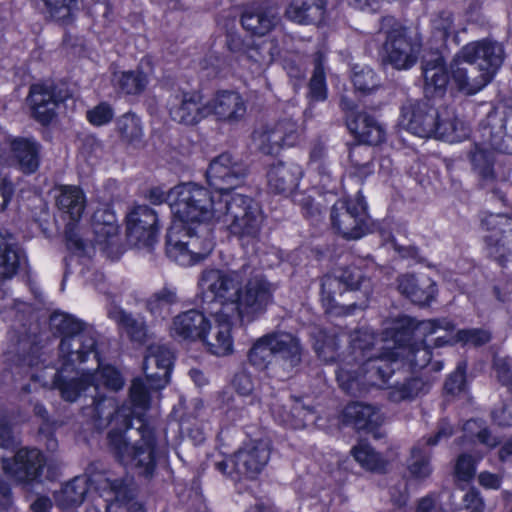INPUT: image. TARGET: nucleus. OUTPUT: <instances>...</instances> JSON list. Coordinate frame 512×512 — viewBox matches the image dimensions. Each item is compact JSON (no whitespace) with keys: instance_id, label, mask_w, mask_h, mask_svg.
<instances>
[{"instance_id":"obj_46","label":"nucleus","mask_w":512,"mask_h":512,"mask_svg":"<svg viewBox=\"0 0 512 512\" xmlns=\"http://www.w3.org/2000/svg\"><path fill=\"white\" fill-rule=\"evenodd\" d=\"M337 278L340 283L350 290L361 289L365 298H368L372 293L371 281L363 276L362 269L358 266L352 265L341 269Z\"/></svg>"},{"instance_id":"obj_25","label":"nucleus","mask_w":512,"mask_h":512,"mask_svg":"<svg viewBox=\"0 0 512 512\" xmlns=\"http://www.w3.org/2000/svg\"><path fill=\"white\" fill-rule=\"evenodd\" d=\"M303 176L302 167L296 163L278 162L267 172L269 189L275 194L291 195Z\"/></svg>"},{"instance_id":"obj_37","label":"nucleus","mask_w":512,"mask_h":512,"mask_svg":"<svg viewBox=\"0 0 512 512\" xmlns=\"http://www.w3.org/2000/svg\"><path fill=\"white\" fill-rule=\"evenodd\" d=\"M430 384L420 377H411L390 388L389 399L393 402L411 400L429 390Z\"/></svg>"},{"instance_id":"obj_16","label":"nucleus","mask_w":512,"mask_h":512,"mask_svg":"<svg viewBox=\"0 0 512 512\" xmlns=\"http://www.w3.org/2000/svg\"><path fill=\"white\" fill-rule=\"evenodd\" d=\"M451 90L464 95H475L491 82L488 73L481 72L475 65L466 63L460 54L450 62Z\"/></svg>"},{"instance_id":"obj_36","label":"nucleus","mask_w":512,"mask_h":512,"mask_svg":"<svg viewBox=\"0 0 512 512\" xmlns=\"http://www.w3.org/2000/svg\"><path fill=\"white\" fill-rule=\"evenodd\" d=\"M349 172L352 176L365 179L374 172L373 150L361 144L351 147L349 152Z\"/></svg>"},{"instance_id":"obj_61","label":"nucleus","mask_w":512,"mask_h":512,"mask_svg":"<svg viewBox=\"0 0 512 512\" xmlns=\"http://www.w3.org/2000/svg\"><path fill=\"white\" fill-rule=\"evenodd\" d=\"M233 385L240 395H249L254 389L252 377L246 371L237 373L233 380Z\"/></svg>"},{"instance_id":"obj_40","label":"nucleus","mask_w":512,"mask_h":512,"mask_svg":"<svg viewBox=\"0 0 512 512\" xmlns=\"http://www.w3.org/2000/svg\"><path fill=\"white\" fill-rule=\"evenodd\" d=\"M324 62V53L317 52L313 58L314 70L309 83V97L312 101H324L327 97Z\"/></svg>"},{"instance_id":"obj_10","label":"nucleus","mask_w":512,"mask_h":512,"mask_svg":"<svg viewBox=\"0 0 512 512\" xmlns=\"http://www.w3.org/2000/svg\"><path fill=\"white\" fill-rule=\"evenodd\" d=\"M301 136L298 124L290 119L262 126L253 134L258 150L267 155L278 154L282 149L296 145Z\"/></svg>"},{"instance_id":"obj_28","label":"nucleus","mask_w":512,"mask_h":512,"mask_svg":"<svg viewBox=\"0 0 512 512\" xmlns=\"http://www.w3.org/2000/svg\"><path fill=\"white\" fill-rule=\"evenodd\" d=\"M208 319L197 310H189L177 315L172 322L170 331L173 337L184 340H200Z\"/></svg>"},{"instance_id":"obj_15","label":"nucleus","mask_w":512,"mask_h":512,"mask_svg":"<svg viewBox=\"0 0 512 512\" xmlns=\"http://www.w3.org/2000/svg\"><path fill=\"white\" fill-rule=\"evenodd\" d=\"M127 231L131 242L150 247L159 231L157 212L147 205H137L127 215Z\"/></svg>"},{"instance_id":"obj_50","label":"nucleus","mask_w":512,"mask_h":512,"mask_svg":"<svg viewBox=\"0 0 512 512\" xmlns=\"http://www.w3.org/2000/svg\"><path fill=\"white\" fill-rule=\"evenodd\" d=\"M409 319L412 321L410 338L413 337L415 340L422 337L426 338L430 335L436 334L440 330L447 332L454 329V324L448 319L426 320L417 324L414 323L413 319Z\"/></svg>"},{"instance_id":"obj_39","label":"nucleus","mask_w":512,"mask_h":512,"mask_svg":"<svg viewBox=\"0 0 512 512\" xmlns=\"http://www.w3.org/2000/svg\"><path fill=\"white\" fill-rule=\"evenodd\" d=\"M177 301L176 292L169 288L152 294L146 301V308L155 318H166L171 313V307Z\"/></svg>"},{"instance_id":"obj_34","label":"nucleus","mask_w":512,"mask_h":512,"mask_svg":"<svg viewBox=\"0 0 512 512\" xmlns=\"http://www.w3.org/2000/svg\"><path fill=\"white\" fill-rule=\"evenodd\" d=\"M277 20V12L273 8L257 6L244 11L241 23L245 30L261 36L268 33Z\"/></svg>"},{"instance_id":"obj_22","label":"nucleus","mask_w":512,"mask_h":512,"mask_svg":"<svg viewBox=\"0 0 512 512\" xmlns=\"http://www.w3.org/2000/svg\"><path fill=\"white\" fill-rule=\"evenodd\" d=\"M43 465V455L37 449H20L12 460L3 459L5 473L18 481H29L37 478Z\"/></svg>"},{"instance_id":"obj_44","label":"nucleus","mask_w":512,"mask_h":512,"mask_svg":"<svg viewBox=\"0 0 512 512\" xmlns=\"http://www.w3.org/2000/svg\"><path fill=\"white\" fill-rule=\"evenodd\" d=\"M50 324L55 331L62 335V338H70L92 330L83 322L65 313H54L50 318Z\"/></svg>"},{"instance_id":"obj_33","label":"nucleus","mask_w":512,"mask_h":512,"mask_svg":"<svg viewBox=\"0 0 512 512\" xmlns=\"http://www.w3.org/2000/svg\"><path fill=\"white\" fill-rule=\"evenodd\" d=\"M398 282L399 291L416 304H428L435 297L436 285L428 277L416 279L413 275H402Z\"/></svg>"},{"instance_id":"obj_4","label":"nucleus","mask_w":512,"mask_h":512,"mask_svg":"<svg viewBox=\"0 0 512 512\" xmlns=\"http://www.w3.org/2000/svg\"><path fill=\"white\" fill-rule=\"evenodd\" d=\"M223 195L195 183H182L169 191V205L174 221L167 234L166 253L182 266H190L207 257L214 243L206 227L199 235L190 224L217 222Z\"/></svg>"},{"instance_id":"obj_32","label":"nucleus","mask_w":512,"mask_h":512,"mask_svg":"<svg viewBox=\"0 0 512 512\" xmlns=\"http://www.w3.org/2000/svg\"><path fill=\"white\" fill-rule=\"evenodd\" d=\"M56 204L71 224L78 222L86 207V197L81 188L74 185L61 186L56 196Z\"/></svg>"},{"instance_id":"obj_17","label":"nucleus","mask_w":512,"mask_h":512,"mask_svg":"<svg viewBox=\"0 0 512 512\" xmlns=\"http://www.w3.org/2000/svg\"><path fill=\"white\" fill-rule=\"evenodd\" d=\"M168 110L171 118L182 124L194 125L207 117V102L195 91H181L170 96Z\"/></svg>"},{"instance_id":"obj_48","label":"nucleus","mask_w":512,"mask_h":512,"mask_svg":"<svg viewBox=\"0 0 512 512\" xmlns=\"http://www.w3.org/2000/svg\"><path fill=\"white\" fill-rule=\"evenodd\" d=\"M113 82L126 94H138L145 89L148 80L141 71H128L115 73Z\"/></svg>"},{"instance_id":"obj_27","label":"nucleus","mask_w":512,"mask_h":512,"mask_svg":"<svg viewBox=\"0 0 512 512\" xmlns=\"http://www.w3.org/2000/svg\"><path fill=\"white\" fill-rule=\"evenodd\" d=\"M95 244L105 250L118 242L119 225L113 210L108 207L97 209L92 218Z\"/></svg>"},{"instance_id":"obj_13","label":"nucleus","mask_w":512,"mask_h":512,"mask_svg":"<svg viewBox=\"0 0 512 512\" xmlns=\"http://www.w3.org/2000/svg\"><path fill=\"white\" fill-rule=\"evenodd\" d=\"M246 176L245 166L229 154H221L211 161L206 172L209 185L217 194L233 193Z\"/></svg>"},{"instance_id":"obj_51","label":"nucleus","mask_w":512,"mask_h":512,"mask_svg":"<svg viewBox=\"0 0 512 512\" xmlns=\"http://www.w3.org/2000/svg\"><path fill=\"white\" fill-rule=\"evenodd\" d=\"M408 470L416 479H425L432 472V468L429 463V454L426 450L422 449L420 445L413 447L411 450Z\"/></svg>"},{"instance_id":"obj_54","label":"nucleus","mask_w":512,"mask_h":512,"mask_svg":"<svg viewBox=\"0 0 512 512\" xmlns=\"http://www.w3.org/2000/svg\"><path fill=\"white\" fill-rule=\"evenodd\" d=\"M491 339V335L488 331L482 329H466L459 330L454 338V342H462L464 344H471L474 346H480Z\"/></svg>"},{"instance_id":"obj_53","label":"nucleus","mask_w":512,"mask_h":512,"mask_svg":"<svg viewBox=\"0 0 512 512\" xmlns=\"http://www.w3.org/2000/svg\"><path fill=\"white\" fill-rule=\"evenodd\" d=\"M481 458L482 455H478L477 459H473L466 453L459 455L454 467L455 478L461 482H470L476 473V462Z\"/></svg>"},{"instance_id":"obj_52","label":"nucleus","mask_w":512,"mask_h":512,"mask_svg":"<svg viewBox=\"0 0 512 512\" xmlns=\"http://www.w3.org/2000/svg\"><path fill=\"white\" fill-rule=\"evenodd\" d=\"M465 437L472 441L477 438L478 441L484 444L487 448L492 449L498 444V439L492 436L487 428L484 426V422L480 420H469L464 424L463 427Z\"/></svg>"},{"instance_id":"obj_49","label":"nucleus","mask_w":512,"mask_h":512,"mask_svg":"<svg viewBox=\"0 0 512 512\" xmlns=\"http://www.w3.org/2000/svg\"><path fill=\"white\" fill-rule=\"evenodd\" d=\"M351 79L355 89L362 93H370L380 85L379 76L368 66L356 65Z\"/></svg>"},{"instance_id":"obj_41","label":"nucleus","mask_w":512,"mask_h":512,"mask_svg":"<svg viewBox=\"0 0 512 512\" xmlns=\"http://www.w3.org/2000/svg\"><path fill=\"white\" fill-rule=\"evenodd\" d=\"M269 338L268 334L259 337L248 351V361L257 369H267L275 356Z\"/></svg>"},{"instance_id":"obj_18","label":"nucleus","mask_w":512,"mask_h":512,"mask_svg":"<svg viewBox=\"0 0 512 512\" xmlns=\"http://www.w3.org/2000/svg\"><path fill=\"white\" fill-rule=\"evenodd\" d=\"M66 95L53 84H35L31 86L28 104L34 118L42 124L49 123L56 114V109Z\"/></svg>"},{"instance_id":"obj_35","label":"nucleus","mask_w":512,"mask_h":512,"mask_svg":"<svg viewBox=\"0 0 512 512\" xmlns=\"http://www.w3.org/2000/svg\"><path fill=\"white\" fill-rule=\"evenodd\" d=\"M24 261L25 256L20 249L0 235V278H12Z\"/></svg>"},{"instance_id":"obj_23","label":"nucleus","mask_w":512,"mask_h":512,"mask_svg":"<svg viewBox=\"0 0 512 512\" xmlns=\"http://www.w3.org/2000/svg\"><path fill=\"white\" fill-rule=\"evenodd\" d=\"M273 348L274 355H279L283 361V373H279L272 368L270 376L278 378H286L291 370L301 361V346L299 340L292 334L287 332L268 333Z\"/></svg>"},{"instance_id":"obj_12","label":"nucleus","mask_w":512,"mask_h":512,"mask_svg":"<svg viewBox=\"0 0 512 512\" xmlns=\"http://www.w3.org/2000/svg\"><path fill=\"white\" fill-rule=\"evenodd\" d=\"M458 54L466 63L475 65L483 73H488L491 80L505 58L503 45L491 39L470 42L464 45Z\"/></svg>"},{"instance_id":"obj_59","label":"nucleus","mask_w":512,"mask_h":512,"mask_svg":"<svg viewBox=\"0 0 512 512\" xmlns=\"http://www.w3.org/2000/svg\"><path fill=\"white\" fill-rule=\"evenodd\" d=\"M338 344L336 338L331 335H322L321 340H317L315 343V351L318 356L326 362L335 360V352Z\"/></svg>"},{"instance_id":"obj_21","label":"nucleus","mask_w":512,"mask_h":512,"mask_svg":"<svg viewBox=\"0 0 512 512\" xmlns=\"http://www.w3.org/2000/svg\"><path fill=\"white\" fill-rule=\"evenodd\" d=\"M483 227L491 234L486 237L489 253L499 261L512 254V240L506 235L512 230L511 220L502 214H489L482 220Z\"/></svg>"},{"instance_id":"obj_29","label":"nucleus","mask_w":512,"mask_h":512,"mask_svg":"<svg viewBox=\"0 0 512 512\" xmlns=\"http://www.w3.org/2000/svg\"><path fill=\"white\" fill-rule=\"evenodd\" d=\"M437 130L435 137L438 139L456 143L468 138L470 134L469 126L458 117L451 108H443L438 111Z\"/></svg>"},{"instance_id":"obj_55","label":"nucleus","mask_w":512,"mask_h":512,"mask_svg":"<svg viewBox=\"0 0 512 512\" xmlns=\"http://www.w3.org/2000/svg\"><path fill=\"white\" fill-rule=\"evenodd\" d=\"M50 15L56 20L64 21L71 15L76 0H42Z\"/></svg>"},{"instance_id":"obj_26","label":"nucleus","mask_w":512,"mask_h":512,"mask_svg":"<svg viewBox=\"0 0 512 512\" xmlns=\"http://www.w3.org/2000/svg\"><path fill=\"white\" fill-rule=\"evenodd\" d=\"M10 158L17 163L24 173H33L39 167L40 145L32 138H8L3 143Z\"/></svg>"},{"instance_id":"obj_58","label":"nucleus","mask_w":512,"mask_h":512,"mask_svg":"<svg viewBox=\"0 0 512 512\" xmlns=\"http://www.w3.org/2000/svg\"><path fill=\"white\" fill-rule=\"evenodd\" d=\"M326 149L322 144H315L310 152V162L315 165V169L319 171L324 177V185L331 178V171L329 165L325 162Z\"/></svg>"},{"instance_id":"obj_64","label":"nucleus","mask_w":512,"mask_h":512,"mask_svg":"<svg viewBox=\"0 0 512 512\" xmlns=\"http://www.w3.org/2000/svg\"><path fill=\"white\" fill-rule=\"evenodd\" d=\"M493 420L501 426L512 425V403L503 405L492 412Z\"/></svg>"},{"instance_id":"obj_57","label":"nucleus","mask_w":512,"mask_h":512,"mask_svg":"<svg viewBox=\"0 0 512 512\" xmlns=\"http://www.w3.org/2000/svg\"><path fill=\"white\" fill-rule=\"evenodd\" d=\"M271 42L264 41L260 45L248 46L242 54L247 60L254 63L264 64L272 61L274 54L270 52Z\"/></svg>"},{"instance_id":"obj_14","label":"nucleus","mask_w":512,"mask_h":512,"mask_svg":"<svg viewBox=\"0 0 512 512\" xmlns=\"http://www.w3.org/2000/svg\"><path fill=\"white\" fill-rule=\"evenodd\" d=\"M438 110L426 101L408 100L401 111V125L414 135L428 138L437 130Z\"/></svg>"},{"instance_id":"obj_62","label":"nucleus","mask_w":512,"mask_h":512,"mask_svg":"<svg viewBox=\"0 0 512 512\" xmlns=\"http://www.w3.org/2000/svg\"><path fill=\"white\" fill-rule=\"evenodd\" d=\"M464 507L471 512H483L485 503L480 495V492L475 489L467 491L463 497Z\"/></svg>"},{"instance_id":"obj_47","label":"nucleus","mask_w":512,"mask_h":512,"mask_svg":"<svg viewBox=\"0 0 512 512\" xmlns=\"http://www.w3.org/2000/svg\"><path fill=\"white\" fill-rule=\"evenodd\" d=\"M457 28L452 13L442 11L436 14L431 20V33L436 42L444 44L446 40L454 36Z\"/></svg>"},{"instance_id":"obj_3","label":"nucleus","mask_w":512,"mask_h":512,"mask_svg":"<svg viewBox=\"0 0 512 512\" xmlns=\"http://www.w3.org/2000/svg\"><path fill=\"white\" fill-rule=\"evenodd\" d=\"M199 286L212 303L211 320L200 340L216 356L233 353L234 321L252 322L259 317L272 302L275 289L262 274H248L244 269L229 272L207 269L201 274Z\"/></svg>"},{"instance_id":"obj_8","label":"nucleus","mask_w":512,"mask_h":512,"mask_svg":"<svg viewBox=\"0 0 512 512\" xmlns=\"http://www.w3.org/2000/svg\"><path fill=\"white\" fill-rule=\"evenodd\" d=\"M420 50L419 38L396 25L388 32L383 45V61L397 70H408L416 64Z\"/></svg>"},{"instance_id":"obj_56","label":"nucleus","mask_w":512,"mask_h":512,"mask_svg":"<svg viewBox=\"0 0 512 512\" xmlns=\"http://www.w3.org/2000/svg\"><path fill=\"white\" fill-rule=\"evenodd\" d=\"M113 117L112 107L104 102L87 111V120L94 126L106 125L111 122Z\"/></svg>"},{"instance_id":"obj_9","label":"nucleus","mask_w":512,"mask_h":512,"mask_svg":"<svg viewBox=\"0 0 512 512\" xmlns=\"http://www.w3.org/2000/svg\"><path fill=\"white\" fill-rule=\"evenodd\" d=\"M333 228L346 239H359L366 230V204L357 194L351 199H340L332 208Z\"/></svg>"},{"instance_id":"obj_19","label":"nucleus","mask_w":512,"mask_h":512,"mask_svg":"<svg viewBox=\"0 0 512 512\" xmlns=\"http://www.w3.org/2000/svg\"><path fill=\"white\" fill-rule=\"evenodd\" d=\"M342 107L349 110L347 115V126L350 132L361 143L367 145H377L384 141L385 130L372 116L366 112H354V105L346 98H342Z\"/></svg>"},{"instance_id":"obj_6","label":"nucleus","mask_w":512,"mask_h":512,"mask_svg":"<svg viewBox=\"0 0 512 512\" xmlns=\"http://www.w3.org/2000/svg\"><path fill=\"white\" fill-rule=\"evenodd\" d=\"M89 484L95 486L99 496L93 499L94 506L87 512H111L119 508L118 503L126 498V487L122 480L112 479L106 473H96L90 478L75 477L68 482L57 496L58 505L67 509L82 504Z\"/></svg>"},{"instance_id":"obj_11","label":"nucleus","mask_w":512,"mask_h":512,"mask_svg":"<svg viewBox=\"0 0 512 512\" xmlns=\"http://www.w3.org/2000/svg\"><path fill=\"white\" fill-rule=\"evenodd\" d=\"M207 117L224 126L235 127L247 115V102L234 90H219L207 101Z\"/></svg>"},{"instance_id":"obj_43","label":"nucleus","mask_w":512,"mask_h":512,"mask_svg":"<svg viewBox=\"0 0 512 512\" xmlns=\"http://www.w3.org/2000/svg\"><path fill=\"white\" fill-rule=\"evenodd\" d=\"M470 158L474 171L483 181L494 179V154L492 150L475 145Z\"/></svg>"},{"instance_id":"obj_5","label":"nucleus","mask_w":512,"mask_h":512,"mask_svg":"<svg viewBox=\"0 0 512 512\" xmlns=\"http://www.w3.org/2000/svg\"><path fill=\"white\" fill-rule=\"evenodd\" d=\"M95 346L96 339L92 330L70 338H62L59 346L61 366L57 369L46 366L40 372L32 373V379L41 382L44 387L59 389L61 396L71 402L90 387L95 392L101 388L111 391L122 389L124 379L112 366L101 367L94 373H82L78 378H69L75 370V362H84L90 354L97 359Z\"/></svg>"},{"instance_id":"obj_2","label":"nucleus","mask_w":512,"mask_h":512,"mask_svg":"<svg viewBox=\"0 0 512 512\" xmlns=\"http://www.w3.org/2000/svg\"><path fill=\"white\" fill-rule=\"evenodd\" d=\"M412 321L407 316L387 319L383 323L381 338L368 329L350 335V351L340 359L336 377L341 388L349 393L365 386L383 387L398 362L413 369L425 368L431 360L429 347L410 344Z\"/></svg>"},{"instance_id":"obj_20","label":"nucleus","mask_w":512,"mask_h":512,"mask_svg":"<svg viewBox=\"0 0 512 512\" xmlns=\"http://www.w3.org/2000/svg\"><path fill=\"white\" fill-rule=\"evenodd\" d=\"M270 458L269 443L264 440L250 441L233 457V465L238 474L254 478L266 466Z\"/></svg>"},{"instance_id":"obj_1","label":"nucleus","mask_w":512,"mask_h":512,"mask_svg":"<svg viewBox=\"0 0 512 512\" xmlns=\"http://www.w3.org/2000/svg\"><path fill=\"white\" fill-rule=\"evenodd\" d=\"M172 352L161 345H151L143 363L146 382L141 378L132 381L129 398L132 407L116 409L112 398L94 401L85 414L91 415L97 429H103L110 423L118 424L108 434L109 444L115 456L124 465L143 469L150 475L155 467V436L144 423L135 430L131 429V417L143 422L142 417L150 408V393L164 388L169 383L172 366Z\"/></svg>"},{"instance_id":"obj_42","label":"nucleus","mask_w":512,"mask_h":512,"mask_svg":"<svg viewBox=\"0 0 512 512\" xmlns=\"http://www.w3.org/2000/svg\"><path fill=\"white\" fill-rule=\"evenodd\" d=\"M351 453L354 459L366 470L381 472L384 471L387 462L380 454L375 452L369 444L359 442L352 448Z\"/></svg>"},{"instance_id":"obj_60","label":"nucleus","mask_w":512,"mask_h":512,"mask_svg":"<svg viewBox=\"0 0 512 512\" xmlns=\"http://www.w3.org/2000/svg\"><path fill=\"white\" fill-rule=\"evenodd\" d=\"M464 382L465 371L464 368L459 365L457 369L447 379L445 383V389L448 393L456 394L463 389Z\"/></svg>"},{"instance_id":"obj_63","label":"nucleus","mask_w":512,"mask_h":512,"mask_svg":"<svg viewBox=\"0 0 512 512\" xmlns=\"http://www.w3.org/2000/svg\"><path fill=\"white\" fill-rule=\"evenodd\" d=\"M478 483L485 489L498 490L501 487L502 477L500 474L482 471L478 475Z\"/></svg>"},{"instance_id":"obj_7","label":"nucleus","mask_w":512,"mask_h":512,"mask_svg":"<svg viewBox=\"0 0 512 512\" xmlns=\"http://www.w3.org/2000/svg\"><path fill=\"white\" fill-rule=\"evenodd\" d=\"M216 211L217 223H222L240 240L250 242L258 237L263 214L251 198L239 193H225Z\"/></svg>"},{"instance_id":"obj_24","label":"nucleus","mask_w":512,"mask_h":512,"mask_svg":"<svg viewBox=\"0 0 512 512\" xmlns=\"http://www.w3.org/2000/svg\"><path fill=\"white\" fill-rule=\"evenodd\" d=\"M424 90L427 95H443L451 89L450 64L447 65L442 55L435 54L426 58L422 65Z\"/></svg>"},{"instance_id":"obj_38","label":"nucleus","mask_w":512,"mask_h":512,"mask_svg":"<svg viewBox=\"0 0 512 512\" xmlns=\"http://www.w3.org/2000/svg\"><path fill=\"white\" fill-rule=\"evenodd\" d=\"M117 131L121 139L134 147L139 146L144 136L143 125L140 118L134 113H126L118 118Z\"/></svg>"},{"instance_id":"obj_45","label":"nucleus","mask_w":512,"mask_h":512,"mask_svg":"<svg viewBox=\"0 0 512 512\" xmlns=\"http://www.w3.org/2000/svg\"><path fill=\"white\" fill-rule=\"evenodd\" d=\"M108 315L116 321L136 341H143L146 337V327L142 321L134 319L131 315L118 307L109 310Z\"/></svg>"},{"instance_id":"obj_31","label":"nucleus","mask_w":512,"mask_h":512,"mask_svg":"<svg viewBox=\"0 0 512 512\" xmlns=\"http://www.w3.org/2000/svg\"><path fill=\"white\" fill-rule=\"evenodd\" d=\"M345 423L354 426L357 430L373 432L383 423V415L376 408L364 403H351L343 411Z\"/></svg>"},{"instance_id":"obj_30","label":"nucleus","mask_w":512,"mask_h":512,"mask_svg":"<svg viewBox=\"0 0 512 512\" xmlns=\"http://www.w3.org/2000/svg\"><path fill=\"white\" fill-rule=\"evenodd\" d=\"M326 4V0H291L285 16L302 25L318 24L325 17Z\"/></svg>"}]
</instances>
